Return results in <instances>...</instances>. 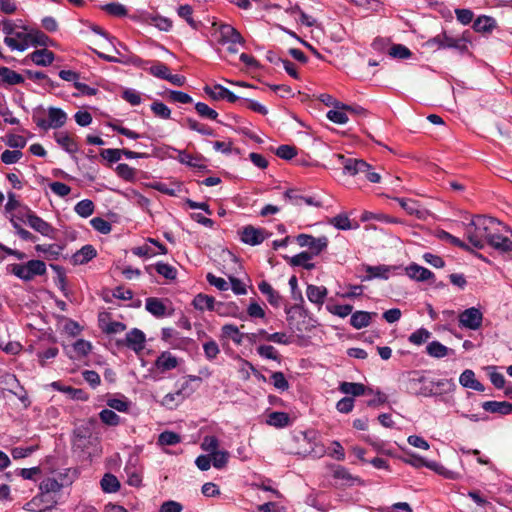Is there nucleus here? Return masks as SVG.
<instances>
[{
    "label": "nucleus",
    "mask_w": 512,
    "mask_h": 512,
    "mask_svg": "<svg viewBox=\"0 0 512 512\" xmlns=\"http://www.w3.org/2000/svg\"><path fill=\"white\" fill-rule=\"evenodd\" d=\"M501 227L506 231L508 230L506 226L493 217L475 216L467 225L468 240L475 248L482 249L485 242L490 239V235L494 231H501Z\"/></svg>",
    "instance_id": "1"
},
{
    "label": "nucleus",
    "mask_w": 512,
    "mask_h": 512,
    "mask_svg": "<svg viewBox=\"0 0 512 512\" xmlns=\"http://www.w3.org/2000/svg\"><path fill=\"white\" fill-rule=\"evenodd\" d=\"M44 109L37 108L33 111L32 119L40 129L47 131L49 129H59L63 127L68 119L67 113L58 107H49L47 109L48 119L44 118Z\"/></svg>",
    "instance_id": "2"
},
{
    "label": "nucleus",
    "mask_w": 512,
    "mask_h": 512,
    "mask_svg": "<svg viewBox=\"0 0 512 512\" xmlns=\"http://www.w3.org/2000/svg\"><path fill=\"white\" fill-rule=\"evenodd\" d=\"M339 162L343 166L344 174H348L350 176H355L358 174H363L368 181L371 183H379L381 180V176L379 173L371 170V165L365 162L362 159L356 158H348L343 154L335 155Z\"/></svg>",
    "instance_id": "3"
},
{
    "label": "nucleus",
    "mask_w": 512,
    "mask_h": 512,
    "mask_svg": "<svg viewBox=\"0 0 512 512\" xmlns=\"http://www.w3.org/2000/svg\"><path fill=\"white\" fill-rule=\"evenodd\" d=\"M7 271L19 279L28 282L33 280L36 276L46 274V264L42 260L33 259L26 263H14L7 266Z\"/></svg>",
    "instance_id": "4"
},
{
    "label": "nucleus",
    "mask_w": 512,
    "mask_h": 512,
    "mask_svg": "<svg viewBox=\"0 0 512 512\" xmlns=\"http://www.w3.org/2000/svg\"><path fill=\"white\" fill-rule=\"evenodd\" d=\"M215 27V36L217 37V42L221 45L231 44L235 46L237 44H244V38L241 34L230 24H220L216 27V24L213 25Z\"/></svg>",
    "instance_id": "5"
},
{
    "label": "nucleus",
    "mask_w": 512,
    "mask_h": 512,
    "mask_svg": "<svg viewBox=\"0 0 512 512\" xmlns=\"http://www.w3.org/2000/svg\"><path fill=\"white\" fill-rule=\"evenodd\" d=\"M296 241L299 246L308 247L311 255L320 254L328 246V238L326 236L315 238L309 234H299L296 237Z\"/></svg>",
    "instance_id": "6"
},
{
    "label": "nucleus",
    "mask_w": 512,
    "mask_h": 512,
    "mask_svg": "<svg viewBox=\"0 0 512 512\" xmlns=\"http://www.w3.org/2000/svg\"><path fill=\"white\" fill-rule=\"evenodd\" d=\"M458 321L463 328L477 330L482 325L483 314L478 308L471 307L459 314Z\"/></svg>",
    "instance_id": "7"
},
{
    "label": "nucleus",
    "mask_w": 512,
    "mask_h": 512,
    "mask_svg": "<svg viewBox=\"0 0 512 512\" xmlns=\"http://www.w3.org/2000/svg\"><path fill=\"white\" fill-rule=\"evenodd\" d=\"M269 234L262 228H255L252 225L243 227L240 232V239L243 243L256 246L261 244Z\"/></svg>",
    "instance_id": "8"
},
{
    "label": "nucleus",
    "mask_w": 512,
    "mask_h": 512,
    "mask_svg": "<svg viewBox=\"0 0 512 512\" xmlns=\"http://www.w3.org/2000/svg\"><path fill=\"white\" fill-rule=\"evenodd\" d=\"M25 210L27 211V224L43 236L52 237L54 228L41 217L37 216L29 207H25Z\"/></svg>",
    "instance_id": "9"
},
{
    "label": "nucleus",
    "mask_w": 512,
    "mask_h": 512,
    "mask_svg": "<svg viewBox=\"0 0 512 512\" xmlns=\"http://www.w3.org/2000/svg\"><path fill=\"white\" fill-rule=\"evenodd\" d=\"M203 90L205 94L215 101L225 99L230 103H235L239 99V97L233 92L220 84H215L213 86L206 85Z\"/></svg>",
    "instance_id": "10"
},
{
    "label": "nucleus",
    "mask_w": 512,
    "mask_h": 512,
    "mask_svg": "<svg viewBox=\"0 0 512 512\" xmlns=\"http://www.w3.org/2000/svg\"><path fill=\"white\" fill-rule=\"evenodd\" d=\"M26 27L23 31H16L12 37H5L4 43L11 49L16 51H25L29 47L30 35L26 32Z\"/></svg>",
    "instance_id": "11"
},
{
    "label": "nucleus",
    "mask_w": 512,
    "mask_h": 512,
    "mask_svg": "<svg viewBox=\"0 0 512 512\" xmlns=\"http://www.w3.org/2000/svg\"><path fill=\"white\" fill-rule=\"evenodd\" d=\"M127 484L140 487L142 484L143 468L137 464V459H130L124 468Z\"/></svg>",
    "instance_id": "12"
},
{
    "label": "nucleus",
    "mask_w": 512,
    "mask_h": 512,
    "mask_svg": "<svg viewBox=\"0 0 512 512\" xmlns=\"http://www.w3.org/2000/svg\"><path fill=\"white\" fill-rule=\"evenodd\" d=\"M284 198L291 204L301 206L306 204L308 206L321 207L322 203L311 196H304L296 189H288L284 193Z\"/></svg>",
    "instance_id": "13"
},
{
    "label": "nucleus",
    "mask_w": 512,
    "mask_h": 512,
    "mask_svg": "<svg viewBox=\"0 0 512 512\" xmlns=\"http://www.w3.org/2000/svg\"><path fill=\"white\" fill-rule=\"evenodd\" d=\"M145 341V334L141 330L133 328L126 334L124 343L128 348L138 353L144 349Z\"/></svg>",
    "instance_id": "14"
},
{
    "label": "nucleus",
    "mask_w": 512,
    "mask_h": 512,
    "mask_svg": "<svg viewBox=\"0 0 512 512\" xmlns=\"http://www.w3.org/2000/svg\"><path fill=\"white\" fill-rule=\"evenodd\" d=\"M179 364V361L177 357L172 355L169 351L162 352L157 359L155 360V367L156 369L161 372L165 373L167 371L175 369Z\"/></svg>",
    "instance_id": "15"
},
{
    "label": "nucleus",
    "mask_w": 512,
    "mask_h": 512,
    "mask_svg": "<svg viewBox=\"0 0 512 512\" xmlns=\"http://www.w3.org/2000/svg\"><path fill=\"white\" fill-rule=\"evenodd\" d=\"M406 274L411 279L419 282L428 281L434 278V273L432 271L416 263H412L406 267Z\"/></svg>",
    "instance_id": "16"
},
{
    "label": "nucleus",
    "mask_w": 512,
    "mask_h": 512,
    "mask_svg": "<svg viewBox=\"0 0 512 512\" xmlns=\"http://www.w3.org/2000/svg\"><path fill=\"white\" fill-rule=\"evenodd\" d=\"M363 268L367 275L362 278V281H370L374 278L387 280L390 276L391 267L387 265H364Z\"/></svg>",
    "instance_id": "17"
},
{
    "label": "nucleus",
    "mask_w": 512,
    "mask_h": 512,
    "mask_svg": "<svg viewBox=\"0 0 512 512\" xmlns=\"http://www.w3.org/2000/svg\"><path fill=\"white\" fill-rule=\"evenodd\" d=\"M501 231H494L490 235L487 244L500 252H508L512 250V240L500 234Z\"/></svg>",
    "instance_id": "18"
},
{
    "label": "nucleus",
    "mask_w": 512,
    "mask_h": 512,
    "mask_svg": "<svg viewBox=\"0 0 512 512\" xmlns=\"http://www.w3.org/2000/svg\"><path fill=\"white\" fill-rule=\"evenodd\" d=\"M339 391L346 395H352L354 397L361 396L366 394L367 392H372L370 388H367L362 383L355 382H341L339 385Z\"/></svg>",
    "instance_id": "19"
},
{
    "label": "nucleus",
    "mask_w": 512,
    "mask_h": 512,
    "mask_svg": "<svg viewBox=\"0 0 512 512\" xmlns=\"http://www.w3.org/2000/svg\"><path fill=\"white\" fill-rule=\"evenodd\" d=\"M327 293V288L324 286L309 284L306 289L308 300L318 306H321L324 303Z\"/></svg>",
    "instance_id": "20"
},
{
    "label": "nucleus",
    "mask_w": 512,
    "mask_h": 512,
    "mask_svg": "<svg viewBox=\"0 0 512 512\" xmlns=\"http://www.w3.org/2000/svg\"><path fill=\"white\" fill-rule=\"evenodd\" d=\"M260 292L266 296L267 301L274 307H279L282 303V297L267 281H261L258 284Z\"/></svg>",
    "instance_id": "21"
},
{
    "label": "nucleus",
    "mask_w": 512,
    "mask_h": 512,
    "mask_svg": "<svg viewBox=\"0 0 512 512\" xmlns=\"http://www.w3.org/2000/svg\"><path fill=\"white\" fill-rule=\"evenodd\" d=\"M482 408L490 413H499L508 415L512 413V403L507 401H486L482 403Z\"/></svg>",
    "instance_id": "22"
},
{
    "label": "nucleus",
    "mask_w": 512,
    "mask_h": 512,
    "mask_svg": "<svg viewBox=\"0 0 512 512\" xmlns=\"http://www.w3.org/2000/svg\"><path fill=\"white\" fill-rule=\"evenodd\" d=\"M459 382L465 388H470L479 392H483L485 390L483 384L475 378V373L470 369H466L461 373Z\"/></svg>",
    "instance_id": "23"
},
{
    "label": "nucleus",
    "mask_w": 512,
    "mask_h": 512,
    "mask_svg": "<svg viewBox=\"0 0 512 512\" xmlns=\"http://www.w3.org/2000/svg\"><path fill=\"white\" fill-rule=\"evenodd\" d=\"M178 152L177 160L181 164H185L187 166L199 169V170H205L206 165L202 163V156L200 155H192L187 153L184 150H176Z\"/></svg>",
    "instance_id": "24"
},
{
    "label": "nucleus",
    "mask_w": 512,
    "mask_h": 512,
    "mask_svg": "<svg viewBox=\"0 0 512 512\" xmlns=\"http://www.w3.org/2000/svg\"><path fill=\"white\" fill-rule=\"evenodd\" d=\"M373 316H376V313L356 311L351 315L350 324L355 329L365 328L370 325Z\"/></svg>",
    "instance_id": "25"
},
{
    "label": "nucleus",
    "mask_w": 512,
    "mask_h": 512,
    "mask_svg": "<svg viewBox=\"0 0 512 512\" xmlns=\"http://www.w3.org/2000/svg\"><path fill=\"white\" fill-rule=\"evenodd\" d=\"M168 280H175L177 277V270L172 265L163 262H157L154 266L149 265L145 267L147 273L152 274V269Z\"/></svg>",
    "instance_id": "26"
},
{
    "label": "nucleus",
    "mask_w": 512,
    "mask_h": 512,
    "mask_svg": "<svg viewBox=\"0 0 512 512\" xmlns=\"http://www.w3.org/2000/svg\"><path fill=\"white\" fill-rule=\"evenodd\" d=\"M97 251L92 245H85L78 250L72 257L74 264L83 265L96 257Z\"/></svg>",
    "instance_id": "27"
},
{
    "label": "nucleus",
    "mask_w": 512,
    "mask_h": 512,
    "mask_svg": "<svg viewBox=\"0 0 512 512\" xmlns=\"http://www.w3.org/2000/svg\"><path fill=\"white\" fill-rule=\"evenodd\" d=\"M24 82V77L8 67H0V84L18 85Z\"/></svg>",
    "instance_id": "28"
},
{
    "label": "nucleus",
    "mask_w": 512,
    "mask_h": 512,
    "mask_svg": "<svg viewBox=\"0 0 512 512\" xmlns=\"http://www.w3.org/2000/svg\"><path fill=\"white\" fill-rule=\"evenodd\" d=\"M426 352L434 358H444L449 354H454V350L446 347L439 341H432L426 346Z\"/></svg>",
    "instance_id": "29"
},
{
    "label": "nucleus",
    "mask_w": 512,
    "mask_h": 512,
    "mask_svg": "<svg viewBox=\"0 0 512 512\" xmlns=\"http://www.w3.org/2000/svg\"><path fill=\"white\" fill-rule=\"evenodd\" d=\"M192 304H193L194 308L197 310L213 311L214 304H215V298L213 296H209L207 294L199 293L194 297Z\"/></svg>",
    "instance_id": "30"
},
{
    "label": "nucleus",
    "mask_w": 512,
    "mask_h": 512,
    "mask_svg": "<svg viewBox=\"0 0 512 512\" xmlns=\"http://www.w3.org/2000/svg\"><path fill=\"white\" fill-rule=\"evenodd\" d=\"M145 308L149 313L157 318L163 317L166 314V306L162 300L155 297H149L146 299Z\"/></svg>",
    "instance_id": "31"
},
{
    "label": "nucleus",
    "mask_w": 512,
    "mask_h": 512,
    "mask_svg": "<svg viewBox=\"0 0 512 512\" xmlns=\"http://www.w3.org/2000/svg\"><path fill=\"white\" fill-rule=\"evenodd\" d=\"M312 256L309 252H301L293 257L288 258L291 266L303 267L306 270L315 268V264L311 262Z\"/></svg>",
    "instance_id": "32"
},
{
    "label": "nucleus",
    "mask_w": 512,
    "mask_h": 512,
    "mask_svg": "<svg viewBox=\"0 0 512 512\" xmlns=\"http://www.w3.org/2000/svg\"><path fill=\"white\" fill-rule=\"evenodd\" d=\"M496 27V20L490 16H480L473 23L476 32L488 33Z\"/></svg>",
    "instance_id": "33"
},
{
    "label": "nucleus",
    "mask_w": 512,
    "mask_h": 512,
    "mask_svg": "<svg viewBox=\"0 0 512 512\" xmlns=\"http://www.w3.org/2000/svg\"><path fill=\"white\" fill-rule=\"evenodd\" d=\"M289 286L291 288V297L293 300L298 301L299 304H295L292 307L286 309V313L289 315L292 310L302 309L301 304L304 302L301 291L298 289V281L296 276H292L289 279Z\"/></svg>",
    "instance_id": "34"
},
{
    "label": "nucleus",
    "mask_w": 512,
    "mask_h": 512,
    "mask_svg": "<svg viewBox=\"0 0 512 512\" xmlns=\"http://www.w3.org/2000/svg\"><path fill=\"white\" fill-rule=\"evenodd\" d=\"M31 60L38 66H48L54 61V53L48 49L36 50L31 54Z\"/></svg>",
    "instance_id": "35"
},
{
    "label": "nucleus",
    "mask_w": 512,
    "mask_h": 512,
    "mask_svg": "<svg viewBox=\"0 0 512 512\" xmlns=\"http://www.w3.org/2000/svg\"><path fill=\"white\" fill-rule=\"evenodd\" d=\"M221 332L224 338L231 339L237 345H240L243 342L244 334L241 333L238 327L233 324L223 325Z\"/></svg>",
    "instance_id": "36"
},
{
    "label": "nucleus",
    "mask_w": 512,
    "mask_h": 512,
    "mask_svg": "<svg viewBox=\"0 0 512 512\" xmlns=\"http://www.w3.org/2000/svg\"><path fill=\"white\" fill-rule=\"evenodd\" d=\"M101 488L106 493H115L120 489V482L117 477L111 473H106L101 479Z\"/></svg>",
    "instance_id": "37"
},
{
    "label": "nucleus",
    "mask_w": 512,
    "mask_h": 512,
    "mask_svg": "<svg viewBox=\"0 0 512 512\" xmlns=\"http://www.w3.org/2000/svg\"><path fill=\"white\" fill-rule=\"evenodd\" d=\"M107 406L118 412H128L131 407V402L124 395L118 397L109 398L107 400Z\"/></svg>",
    "instance_id": "38"
},
{
    "label": "nucleus",
    "mask_w": 512,
    "mask_h": 512,
    "mask_svg": "<svg viewBox=\"0 0 512 512\" xmlns=\"http://www.w3.org/2000/svg\"><path fill=\"white\" fill-rule=\"evenodd\" d=\"M267 424L277 428H283L289 424V416L285 412L274 411L268 415Z\"/></svg>",
    "instance_id": "39"
},
{
    "label": "nucleus",
    "mask_w": 512,
    "mask_h": 512,
    "mask_svg": "<svg viewBox=\"0 0 512 512\" xmlns=\"http://www.w3.org/2000/svg\"><path fill=\"white\" fill-rule=\"evenodd\" d=\"M335 108L327 112V118L336 124H345L348 122L346 110L341 109L339 102L335 103Z\"/></svg>",
    "instance_id": "40"
},
{
    "label": "nucleus",
    "mask_w": 512,
    "mask_h": 512,
    "mask_svg": "<svg viewBox=\"0 0 512 512\" xmlns=\"http://www.w3.org/2000/svg\"><path fill=\"white\" fill-rule=\"evenodd\" d=\"M181 442V436L173 431H164L158 436L157 444L159 446H172Z\"/></svg>",
    "instance_id": "41"
},
{
    "label": "nucleus",
    "mask_w": 512,
    "mask_h": 512,
    "mask_svg": "<svg viewBox=\"0 0 512 512\" xmlns=\"http://www.w3.org/2000/svg\"><path fill=\"white\" fill-rule=\"evenodd\" d=\"M177 14L179 17L183 18L191 28H193L195 30L198 29L199 23L196 22L192 17V14H193L192 6H190L188 4L180 5L177 9Z\"/></svg>",
    "instance_id": "42"
},
{
    "label": "nucleus",
    "mask_w": 512,
    "mask_h": 512,
    "mask_svg": "<svg viewBox=\"0 0 512 512\" xmlns=\"http://www.w3.org/2000/svg\"><path fill=\"white\" fill-rule=\"evenodd\" d=\"M183 125L193 131H196V132L202 134V135H208V136L214 135L213 129H211L210 127H208L204 124L199 123L198 121H196L193 118H186L184 120Z\"/></svg>",
    "instance_id": "43"
},
{
    "label": "nucleus",
    "mask_w": 512,
    "mask_h": 512,
    "mask_svg": "<svg viewBox=\"0 0 512 512\" xmlns=\"http://www.w3.org/2000/svg\"><path fill=\"white\" fill-rule=\"evenodd\" d=\"M94 209H95L94 203L89 199H84V200L79 201L74 207L75 212L80 217H83V218H87V217L91 216L94 213Z\"/></svg>",
    "instance_id": "44"
},
{
    "label": "nucleus",
    "mask_w": 512,
    "mask_h": 512,
    "mask_svg": "<svg viewBox=\"0 0 512 512\" xmlns=\"http://www.w3.org/2000/svg\"><path fill=\"white\" fill-rule=\"evenodd\" d=\"M438 238L441 239L442 241H445L447 243H450L451 245L453 246H456V247H459L463 250H466V251H469L470 248L469 246L463 242L462 240H460L459 238L453 236L452 234H450L449 232H446L444 230H441L438 232Z\"/></svg>",
    "instance_id": "45"
},
{
    "label": "nucleus",
    "mask_w": 512,
    "mask_h": 512,
    "mask_svg": "<svg viewBox=\"0 0 512 512\" xmlns=\"http://www.w3.org/2000/svg\"><path fill=\"white\" fill-rule=\"evenodd\" d=\"M466 42L467 41L465 40L464 37L455 38V37L449 36L446 33V39H445L444 46H445V49L453 48V49L459 50L461 53H463V52H466L468 49Z\"/></svg>",
    "instance_id": "46"
},
{
    "label": "nucleus",
    "mask_w": 512,
    "mask_h": 512,
    "mask_svg": "<svg viewBox=\"0 0 512 512\" xmlns=\"http://www.w3.org/2000/svg\"><path fill=\"white\" fill-rule=\"evenodd\" d=\"M326 309L333 315H336L340 318H345L352 313L353 306L350 304H327Z\"/></svg>",
    "instance_id": "47"
},
{
    "label": "nucleus",
    "mask_w": 512,
    "mask_h": 512,
    "mask_svg": "<svg viewBox=\"0 0 512 512\" xmlns=\"http://www.w3.org/2000/svg\"><path fill=\"white\" fill-rule=\"evenodd\" d=\"M431 335V332L427 329L419 328L409 336L408 340L414 345H421L427 342Z\"/></svg>",
    "instance_id": "48"
},
{
    "label": "nucleus",
    "mask_w": 512,
    "mask_h": 512,
    "mask_svg": "<svg viewBox=\"0 0 512 512\" xmlns=\"http://www.w3.org/2000/svg\"><path fill=\"white\" fill-rule=\"evenodd\" d=\"M99 418L108 426H117L120 423V417L113 411V409H103L99 413Z\"/></svg>",
    "instance_id": "49"
},
{
    "label": "nucleus",
    "mask_w": 512,
    "mask_h": 512,
    "mask_svg": "<svg viewBox=\"0 0 512 512\" xmlns=\"http://www.w3.org/2000/svg\"><path fill=\"white\" fill-rule=\"evenodd\" d=\"M56 141L65 151L69 153H74L78 150L76 142L68 134H61L57 136Z\"/></svg>",
    "instance_id": "50"
},
{
    "label": "nucleus",
    "mask_w": 512,
    "mask_h": 512,
    "mask_svg": "<svg viewBox=\"0 0 512 512\" xmlns=\"http://www.w3.org/2000/svg\"><path fill=\"white\" fill-rule=\"evenodd\" d=\"M330 223L339 230H350L354 228L346 214L336 215L330 220Z\"/></svg>",
    "instance_id": "51"
},
{
    "label": "nucleus",
    "mask_w": 512,
    "mask_h": 512,
    "mask_svg": "<svg viewBox=\"0 0 512 512\" xmlns=\"http://www.w3.org/2000/svg\"><path fill=\"white\" fill-rule=\"evenodd\" d=\"M195 110L202 117L210 120H216L218 117L217 111L209 107L206 103L197 102L195 104Z\"/></svg>",
    "instance_id": "52"
},
{
    "label": "nucleus",
    "mask_w": 512,
    "mask_h": 512,
    "mask_svg": "<svg viewBox=\"0 0 512 512\" xmlns=\"http://www.w3.org/2000/svg\"><path fill=\"white\" fill-rule=\"evenodd\" d=\"M428 469L433 470L434 472L445 477L446 479H456L458 477V474L456 472L448 470L446 467L435 461H430V463L428 464Z\"/></svg>",
    "instance_id": "53"
},
{
    "label": "nucleus",
    "mask_w": 512,
    "mask_h": 512,
    "mask_svg": "<svg viewBox=\"0 0 512 512\" xmlns=\"http://www.w3.org/2000/svg\"><path fill=\"white\" fill-rule=\"evenodd\" d=\"M42 493L59 492L62 489V484L54 478L44 479L39 486Z\"/></svg>",
    "instance_id": "54"
},
{
    "label": "nucleus",
    "mask_w": 512,
    "mask_h": 512,
    "mask_svg": "<svg viewBox=\"0 0 512 512\" xmlns=\"http://www.w3.org/2000/svg\"><path fill=\"white\" fill-rule=\"evenodd\" d=\"M151 110L155 114V116L162 119H169L171 116V110L169 107L160 101H154L151 104Z\"/></svg>",
    "instance_id": "55"
},
{
    "label": "nucleus",
    "mask_w": 512,
    "mask_h": 512,
    "mask_svg": "<svg viewBox=\"0 0 512 512\" xmlns=\"http://www.w3.org/2000/svg\"><path fill=\"white\" fill-rule=\"evenodd\" d=\"M91 226L101 234H108L112 230V225L107 220L101 217H94L90 220Z\"/></svg>",
    "instance_id": "56"
},
{
    "label": "nucleus",
    "mask_w": 512,
    "mask_h": 512,
    "mask_svg": "<svg viewBox=\"0 0 512 512\" xmlns=\"http://www.w3.org/2000/svg\"><path fill=\"white\" fill-rule=\"evenodd\" d=\"M210 457L213 466L217 469H222L228 462L229 453L227 451H214Z\"/></svg>",
    "instance_id": "57"
},
{
    "label": "nucleus",
    "mask_w": 512,
    "mask_h": 512,
    "mask_svg": "<svg viewBox=\"0 0 512 512\" xmlns=\"http://www.w3.org/2000/svg\"><path fill=\"white\" fill-rule=\"evenodd\" d=\"M29 35H30L29 46H31V45L46 46L49 41V37L39 30H31L29 32Z\"/></svg>",
    "instance_id": "58"
},
{
    "label": "nucleus",
    "mask_w": 512,
    "mask_h": 512,
    "mask_svg": "<svg viewBox=\"0 0 512 512\" xmlns=\"http://www.w3.org/2000/svg\"><path fill=\"white\" fill-rule=\"evenodd\" d=\"M395 200L399 203L401 208H403L409 215L419 213V205L417 201L406 198H395Z\"/></svg>",
    "instance_id": "59"
},
{
    "label": "nucleus",
    "mask_w": 512,
    "mask_h": 512,
    "mask_svg": "<svg viewBox=\"0 0 512 512\" xmlns=\"http://www.w3.org/2000/svg\"><path fill=\"white\" fill-rule=\"evenodd\" d=\"M257 353L266 359L280 361V356L277 350L271 345H261L257 348Z\"/></svg>",
    "instance_id": "60"
},
{
    "label": "nucleus",
    "mask_w": 512,
    "mask_h": 512,
    "mask_svg": "<svg viewBox=\"0 0 512 512\" xmlns=\"http://www.w3.org/2000/svg\"><path fill=\"white\" fill-rule=\"evenodd\" d=\"M92 444V437L90 436V438H87V437H80L79 439L77 440H72V448H73V451L74 452H80V453H83V454H90L88 452V448L89 446Z\"/></svg>",
    "instance_id": "61"
},
{
    "label": "nucleus",
    "mask_w": 512,
    "mask_h": 512,
    "mask_svg": "<svg viewBox=\"0 0 512 512\" xmlns=\"http://www.w3.org/2000/svg\"><path fill=\"white\" fill-rule=\"evenodd\" d=\"M271 383L273 384V386L276 389L281 390V391H285L289 388V383H288L287 379L285 378V375L280 371L272 373Z\"/></svg>",
    "instance_id": "62"
},
{
    "label": "nucleus",
    "mask_w": 512,
    "mask_h": 512,
    "mask_svg": "<svg viewBox=\"0 0 512 512\" xmlns=\"http://www.w3.org/2000/svg\"><path fill=\"white\" fill-rule=\"evenodd\" d=\"M92 349V345L89 341H86L84 339H78L73 344V350L77 354L78 357H85L87 356Z\"/></svg>",
    "instance_id": "63"
},
{
    "label": "nucleus",
    "mask_w": 512,
    "mask_h": 512,
    "mask_svg": "<svg viewBox=\"0 0 512 512\" xmlns=\"http://www.w3.org/2000/svg\"><path fill=\"white\" fill-rule=\"evenodd\" d=\"M203 350H204L205 357L209 361L214 360L220 353L219 346L214 340L205 342L203 344Z\"/></svg>",
    "instance_id": "64"
}]
</instances>
